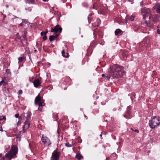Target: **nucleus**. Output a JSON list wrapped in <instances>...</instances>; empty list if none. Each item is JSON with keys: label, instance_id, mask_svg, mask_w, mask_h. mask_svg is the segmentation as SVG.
I'll return each instance as SVG.
<instances>
[{"label": "nucleus", "instance_id": "nucleus-1", "mask_svg": "<svg viewBox=\"0 0 160 160\" xmlns=\"http://www.w3.org/2000/svg\"><path fill=\"white\" fill-rule=\"evenodd\" d=\"M110 74L113 78H116L122 77L125 73L123 68L118 65L111 66Z\"/></svg>", "mask_w": 160, "mask_h": 160}, {"label": "nucleus", "instance_id": "nucleus-2", "mask_svg": "<svg viewBox=\"0 0 160 160\" xmlns=\"http://www.w3.org/2000/svg\"><path fill=\"white\" fill-rule=\"evenodd\" d=\"M18 148L15 146L12 145L10 151L7 153L3 157L4 160H11L17 154L18 152Z\"/></svg>", "mask_w": 160, "mask_h": 160}, {"label": "nucleus", "instance_id": "nucleus-3", "mask_svg": "<svg viewBox=\"0 0 160 160\" xmlns=\"http://www.w3.org/2000/svg\"><path fill=\"white\" fill-rule=\"evenodd\" d=\"M149 124L150 127L152 129L160 124V118L158 116H154L151 120H149Z\"/></svg>", "mask_w": 160, "mask_h": 160}, {"label": "nucleus", "instance_id": "nucleus-4", "mask_svg": "<svg viewBox=\"0 0 160 160\" xmlns=\"http://www.w3.org/2000/svg\"><path fill=\"white\" fill-rule=\"evenodd\" d=\"M34 102L35 105H38L39 106L38 109L42 111V108L40 107L44 106L45 105V103H44L43 100L41 98L40 94H38L36 97Z\"/></svg>", "mask_w": 160, "mask_h": 160}, {"label": "nucleus", "instance_id": "nucleus-5", "mask_svg": "<svg viewBox=\"0 0 160 160\" xmlns=\"http://www.w3.org/2000/svg\"><path fill=\"white\" fill-rule=\"evenodd\" d=\"M60 152L58 150V149L54 150L52 153L51 160H59Z\"/></svg>", "mask_w": 160, "mask_h": 160}, {"label": "nucleus", "instance_id": "nucleus-6", "mask_svg": "<svg viewBox=\"0 0 160 160\" xmlns=\"http://www.w3.org/2000/svg\"><path fill=\"white\" fill-rule=\"evenodd\" d=\"M141 13L144 19H145L147 17L151 15L150 10L149 8H143L142 9Z\"/></svg>", "mask_w": 160, "mask_h": 160}, {"label": "nucleus", "instance_id": "nucleus-7", "mask_svg": "<svg viewBox=\"0 0 160 160\" xmlns=\"http://www.w3.org/2000/svg\"><path fill=\"white\" fill-rule=\"evenodd\" d=\"M41 140L42 142L45 145L49 146L51 144V142L50 139L44 135H42Z\"/></svg>", "mask_w": 160, "mask_h": 160}, {"label": "nucleus", "instance_id": "nucleus-8", "mask_svg": "<svg viewBox=\"0 0 160 160\" xmlns=\"http://www.w3.org/2000/svg\"><path fill=\"white\" fill-rule=\"evenodd\" d=\"M62 28L59 25H57L54 28L52 29L51 32H59L61 33L62 32Z\"/></svg>", "mask_w": 160, "mask_h": 160}, {"label": "nucleus", "instance_id": "nucleus-9", "mask_svg": "<svg viewBox=\"0 0 160 160\" xmlns=\"http://www.w3.org/2000/svg\"><path fill=\"white\" fill-rule=\"evenodd\" d=\"M30 121H28V120H26V121L25 122L24 125L22 127L23 130L24 132H25V131L29 128L30 125Z\"/></svg>", "mask_w": 160, "mask_h": 160}, {"label": "nucleus", "instance_id": "nucleus-10", "mask_svg": "<svg viewBox=\"0 0 160 160\" xmlns=\"http://www.w3.org/2000/svg\"><path fill=\"white\" fill-rule=\"evenodd\" d=\"M150 21H152L154 22H156L157 21V18L156 15H150L149 17Z\"/></svg>", "mask_w": 160, "mask_h": 160}, {"label": "nucleus", "instance_id": "nucleus-11", "mask_svg": "<svg viewBox=\"0 0 160 160\" xmlns=\"http://www.w3.org/2000/svg\"><path fill=\"white\" fill-rule=\"evenodd\" d=\"M33 83L34 86L36 88H38L41 84V82L38 79L34 80Z\"/></svg>", "mask_w": 160, "mask_h": 160}, {"label": "nucleus", "instance_id": "nucleus-12", "mask_svg": "<svg viewBox=\"0 0 160 160\" xmlns=\"http://www.w3.org/2000/svg\"><path fill=\"white\" fill-rule=\"evenodd\" d=\"M153 8L154 9H156L157 12L160 13V5L159 4H156L155 6H154Z\"/></svg>", "mask_w": 160, "mask_h": 160}, {"label": "nucleus", "instance_id": "nucleus-13", "mask_svg": "<svg viewBox=\"0 0 160 160\" xmlns=\"http://www.w3.org/2000/svg\"><path fill=\"white\" fill-rule=\"evenodd\" d=\"M122 33V31L119 29H117L115 32V34L116 35H118L119 34L121 35Z\"/></svg>", "mask_w": 160, "mask_h": 160}, {"label": "nucleus", "instance_id": "nucleus-14", "mask_svg": "<svg viewBox=\"0 0 160 160\" xmlns=\"http://www.w3.org/2000/svg\"><path fill=\"white\" fill-rule=\"evenodd\" d=\"M18 60L19 63L22 62L24 61H25L26 60L25 57L23 56V57H19L18 58Z\"/></svg>", "mask_w": 160, "mask_h": 160}, {"label": "nucleus", "instance_id": "nucleus-15", "mask_svg": "<svg viewBox=\"0 0 160 160\" xmlns=\"http://www.w3.org/2000/svg\"><path fill=\"white\" fill-rule=\"evenodd\" d=\"M97 22H95V23H92L93 25L95 26H98L101 23V21L100 19H97L96 21Z\"/></svg>", "mask_w": 160, "mask_h": 160}, {"label": "nucleus", "instance_id": "nucleus-16", "mask_svg": "<svg viewBox=\"0 0 160 160\" xmlns=\"http://www.w3.org/2000/svg\"><path fill=\"white\" fill-rule=\"evenodd\" d=\"M58 36V35H57L56 36H54L53 35L50 36L49 38L50 41V42H52V41L54 40L57 38Z\"/></svg>", "mask_w": 160, "mask_h": 160}, {"label": "nucleus", "instance_id": "nucleus-17", "mask_svg": "<svg viewBox=\"0 0 160 160\" xmlns=\"http://www.w3.org/2000/svg\"><path fill=\"white\" fill-rule=\"evenodd\" d=\"M31 114L30 112H28L27 113V118H26V120H28V121H30V117L31 116Z\"/></svg>", "mask_w": 160, "mask_h": 160}, {"label": "nucleus", "instance_id": "nucleus-18", "mask_svg": "<svg viewBox=\"0 0 160 160\" xmlns=\"http://www.w3.org/2000/svg\"><path fill=\"white\" fill-rule=\"evenodd\" d=\"M143 24L145 26V28L147 29H149V26H150V25L148 23L146 22H145L144 23H143Z\"/></svg>", "mask_w": 160, "mask_h": 160}, {"label": "nucleus", "instance_id": "nucleus-19", "mask_svg": "<svg viewBox=\"0 0 160 160\" xmlns=\"http://www.w3.org/2000/svg\"><path fill=\"white\" fill-rule=\"evenodd\" d=\"M26 2L29 4H33L34 2V0H25Z\"/></svg>", "mask_w": 160, "mask_h": 160}, {"label": "nucleus", "instance_id": "nucleus-20", "mask_svg": "<svg viewBox=\"0 0 160 160\" xmlns=\"http://www.w3.org/2000/svg\"><path fill=\"white\" fill-rule=\"evenodd\" d=\"M62 55L64 57H66V58H68L69 56L68 54V53H67V55H65V52H64V50H63L62 51Z\"/></svg>", "mask_w": 160, "mask_h": 160}, {"label": "nucleus", "instance_id": "nucleus-21", "mask_svg": "<svg viewBox=\"0 0 160 160\" xmlns=\"http://www.w3.org/2000/svg\"><path fill=\"white\" fill-rule=\"evenodd\" d=\"M22 120V118L21 117H20L19 118V120L17 123V125H19L21 124L22 123L21 120Z\"/></svg>", "mask_w": 160, "mask_h": 160}, {"label": "nucleus", "instance_id": "nucleus-22", "mask_svg": "<svg viewBox=\"0 0 160 160\" xmlns=\"http://www.w3.org/2000/svg\"><path fill=\"white\" fill-rule=\"evenodd\" d=\"M48 33V31L46 32L42 31L41 32V35L42 36H45L47 33Z\"/></svg>", "mask_w": 160, "mask_h": 160}, {"label": "nucleus", "instance_id": "nucleus-23", "mask_svg": "<svg viewBox=\"0 0 160 160\" xmlns=\"http://www.w3.org/2000/svg\"><path fill=\"white\" fill-rule=\"evenodd\" d=\"M134 19V16L133 15L131 16L129 18V19L131 21H133Z\"/></svg>", "mask_w": 160, "mask_h": 160}, {"label": "nucleus", "instance_id": "nucleus-24", "mask_svg": "<svg viewBox=\"0 0 160 160\" xmlns=\"http://www.w3.org/2000/svg\"><path fill=\"white\" fill-rule=\"evenodd\" d=\"M77 158L78 160H80L83 157L81 155L79 154L77 155Z\"/></svg>", "mask_w": 160, "mask_h": 160}, {"label": "nucleus", "instance_id": "nucleus-25", "mask_svg": "<svg viewBox=\"0 0 160 160\" xmlns=\"http://www.w3.org/2000/svg\"><path fill=\"white\" fill-rule=\"evenodd\" d=\"M65 146L68 147H72L71 144H70L68 142H67L65 144Z\"/></svg>", "mask_w": 160, "mask_h": 160}, {"label": "nucleus", "instance_id": "nucleus-26", "mask_svg": "<svg viewBox=\"0 0 160 160\" xmlns=\"http://www.w3.org/2000/svg\"><path fill=\"white\" fill-rule=\"evenodd\" d=\"M92 18L90 17H88V20L89 23H91V21L92 20Z\"/></svg>", "mask_w": 160, "mask_h": 160}, {"label": "nucleus", "instance_id": "nucleus-27", "mask_svg": "<svg viewBox=\"0 0 160 160\" xmlns=\"http://www.w3.org/2000/svg\"><path fill=\"white\" fill-rule=\"evenodd\" d=\"M112 76L110 74V72L109 73V74L108 75L106 76V77L107 78V80H109V79Z\"/></svg>", "mask_w": 160, "mask_h": 160}, {"label": "nucleus", "instance_id": "nucleus-28", "mask_svg": "<svg viewBox=\"0 0 160 160\" xmlns=\"http://www.w3.org/2000/svg\"><path fill=\"white\" fill-rule=\"evenodd\" d=\"M22 22H24L25 23H28V21L27 20L25 19H22Z\"/></svg>", "mask_w": 160, "mask_h": 160}, {"label": "nucleus", "instance_id": "nucleus-29", "mask_svg": "<svg viewBox=\"0 0 160 160\" xmlns=\"http://www.w3.org/2000/svg\"><path fill=\"white\" fill-rule=\"evenodd\" d=\"M6 72L7 73L9 74L11 73L10 70L9 69H7L6 70Z\"/></svg>", "mask_w": 160, "mask_h": 160}, {"label": "nucleus", "instance_id": "nucleus-30", "mask_svg": "<svg viewBox=\"0 0 160 160\" xmlns=\"http://www.w3.org/2000/svg\"><path fill=\"white\" fill-rule=\"evenodd\" d=\"M3 83H4L5 84V82L3 80H2V81H1L0 82V86H1L2 85V84Z\"/></svg>", "mask_w": 160, "mask_h": 160}, {"label": "nucleus", "instance_id": "nucleus-31", "mask_svg": "<svg viewBox=\"0 0 160 160\" xmlns=\"http://www.w3.org/2000/svg\"><path fill=\"white\" fill-rule=\"evenodd\" d=\"M22 90H20L18 91V94H21L22 93Z\"/></svg>", "mask_w": 160, "mask_h": 160}, {"label": "nucleus", "instance_id": "nucleus-32", "mask_svg": "<svg viewBox=\"0 0 160 160\" xmlns=\"http://www.w3.org/2000/svg\"><path fill=\"white\" fill-rule=\"evenodd\" d=\"M19 114H16L15 115V117L16 118H19Z\"/></svg>", "mask_w": 160, "mask_h": 160}, {"label": "nucleus", "instance_id": "nucleus-33", "mask_svg": "<svg viewBox=\"0 0 160 160\" xmlns=\"http://www.w3.org/2000/svg\"><path fill=\"white\" fill-rule=\"evenodd\" d=\"M43 39L44 40H46L47 39V37L46 36H44L43 38Z\"/></svg>", "mask_w": 160, "mask_h": 160}, {"label": "nucleus", "instance_id": "nucleus-34", "mask_svg": "<svg viewBox=\"0 0 160 160\" xmlns=\"http://www.w3.org/2000/svg\"><path fill=\"white\" fill-rule=\"evenodd\" d=\"M157 32L158 33L160 34V30H159V29H158L157 30Z\"/></svg>", "mask_w": 160, "mask_h": 160}, {"label": "nucleus", "instance_id": "nucleus-35", "mask_svg": "<svg viewBox=\"0 0 160 160\" xmlns=\"http://www.w3.org/2000/svg\"><path fill=\"white\" fill-rule=\"evenodd\" d=\"M130 106H129L128 107V109H130ZM128 113L129 114V110H128Z\"/></svg>", "mask_w": 160, "mask_h": 160}, {"label": "nucleus", "instance_id": "nucleus-36", "mask_svg": "<svg viewBox=\"0 0 160 160\" xmlns=\"http://www.w3.org/2000/svg\"><path fill=\"white\" fill-rule=\"evenodd\" d=\"M143 2H140V5H141V6H142L143 5Z\"/></svg>", "mask_w": 160, "mask_h": 160}, {"label": "nucleus", "instance_id": "nucleus-37", "mask_svg": "<svg viewBox=\"0 0 160 160\" xmlns=\"http://www.w3.org/2000/svg\"><path fill=\"white\" fill-rule=\"evenodd\" d=\"M135 132H137V133H138L139 132V131L138 130H137V129H135Z\"/></svg>", "mask_w": 160, "mask_h": 160}, {"label": "nucleus", "instance_id": "nucleus-38", "mask_svg": "<svg viewBox=\"0 0 160 160\" xmlns=\"http://www.w3.org/2000/svg\"><path fill=\"white\" fill-rule=\"evenodd\" d=\"M2 117H3L2 118H1V119H2V120L3 119H6V118H5V116H3Z\"/></svg>", "mask_w": 160, "mask_h": 160}, {"label": "nucleus", "instance_id": "nucleus-39", "mask_svg": "<svg viewBox=\"0 0 160 160\" xmlns=\"http://www.w3.org/2000/svg\"><path fill=\"white\" fill-rule=\"evenodd\" d=\"M93 14H92V13H91L89 15V16L88 17H91V16H92Z\"/></svg>", "mask_w": 160, "mask_h": 160}, {"label": "nucleus", "instance_id": "nucleus-40", "mask_svg": "<svg viewBox=\"0 0 160 160\" xmlns=\"http://www.w3.org/2000/svg\"><path fill=\"white\" fill-rule=\"evenodd\" d=\"M0 131H3V129L2 128H1V129H0Z\"/></svg>", "mask_w": 160, "mask_h": 160}, {"label": "nucleus", "instance_id": "nucleus-41", "mask_svg": "<svg viewBox=\"0 0 160 160\" xmlns=\"http://www.w3.org/2000/svg\"><path fill=\"white\" fill-rule=\"evenodd\" d=\"M102 77H104L105 76V75L104 74H102Z\"/></svg>", "mask_w": 160, "mask_h": 160}, {"label": "nucleus", "instance_id": "nucleus-42", "mask_svg": "<svg viewBox=\"0 0 160 160\" xmlns=\"http://www.w3.org/2000/svg\"><path fill=\"white\" fill-rule=\"evenodd\" d=\"M42 0L44 2H47V1H48V0Z\"/></svg>", "mask_w": 160, "mask_h": 160}, {"label": "nucleus", "instance_id": "nucleus-43", "mask_svg": "<svg viewBox=\"0 0 160 160\" xmlns=\"http://www.w3.org/2000/svg\"><path fill=\"white\" fill-rule=\"evenodd\" d=\"M6 7L7 8H8V5H6Z\"/></svg>", "mask_w": 160, "mask_h": 160}, {"label": "nucleus", "instance_id": "nucleus-44", "mask_svg": "<svg viewBox=\"0 0 160 160\" xmlns=\"http://www.w3.org/2000/svg\"><path fill=\"white\" fill-rule=\"evenodd\" d=\"M2 156V154L1 153H0V157H1Z\"/></svg>", "mask_w": 160, "mask_h": 160}, {"label": "nucleus", "instance_id": "nucleus-45", "mask_svg": "<svg viewBox=\"0 0 160 160\" xmlns=\"http://www.w3.org/2000/svg\"><path fill=\"white\" fill-rule=\"evenodd\" d=\"M37 50H34V52H37Z\"/></svg>", "mask_w": 160, "mask_h": 160}, {"label": "nucleus", "instance_id": "nucleus-46", "mask_svg": "<svg viewBox=\"0 0 160 160\" xmlns=\"http://www.w3.org/2000/svg\"><path fill=\"white\" fill-rule=\"evenodd\" d=\"M102 136V134H101L100 135V137H101Z\"/></svg>", "mask_w": 160, "mask_h": 160}, {"label": "nucleus", "instance_id": "nucleus-47", "mask_svg": "<svg viewBox=\"0 0 160 160\" xmlns=\"http://www.w3.org/2000/svg\"><path fill=\"white\" fill-rule=\"evenodd\" d=\"M123 116H124L125 118H127L126 117V116H125V115H123Z\"/></svg>", "mask_w": 160, "mask_h": 160}]
</instances>
